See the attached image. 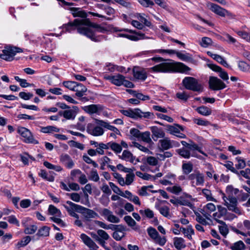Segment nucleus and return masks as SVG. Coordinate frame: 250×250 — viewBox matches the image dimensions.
I'll return each instance as SVG.
<instances>
[{
  "label": "nucleus",
  "mask_w": 250,
  "mask_h": 250,
  "mask_svg": "<svg viewBox=\"0 0 250 250\" xmlns=\"http://www.w3.org/2000/svg\"><path fill=\"white\" fill-rule=\"evenodd\" d=\"M49 214L51 215H56L57 217H61L62 213L61 211L53 205H49L48 208Z\"/></svg>",
  "instance_id": "nucleus-39"
},
{
  "label": "nucleus",
  "mask_w": 250,
  "mask_h": 250,
  "mask_svg": "<svg viewBox=\"0 0 250 250\" xmlns=\"http://www.w3.org/2000/svg\"><path fill=\"white\" fill-rule=\"evenodd\" d=\"M151 71L154 72L167 73L173 71L177 69L180 72H187L190 70V68L182 62L168 63L162 62L155 65L150 69Z\"/></svg>",
  "instance_id": "nucleus-2"
},
{
  "label": "nucleus",
  "mask_w": 250,
  "mask_h": 250,
  "mask_svg": "<svg viewBox=\"0 0 250 250\" xmlns=\"http://www.w3.org/2000/svg\"><path fill=\"white\" fill-rule=\"evenodd\" d=\"M193 169V165L190 163H184L182 165V170L184 174L188 175L189 174Z\"/></svg>",
  "instance_id": "nucleus-40"
},
{
  "label": "nucleus",
  "mask_w": 250,
  "mask_h": 250,
  "mask_svg": "<svg viewBox=\"0 0 250 250\" xmlns=\"http://www.w3.org/2000/svg\"><path fill=\"white\" fill-rule=\"evenodd\" d=\"M155 243H157L161 246L165 245L167 242V239L165 237H161L159 234L154 239Z\"/></svg>",
  "instance_id": "nucleus-63"
},
{
  "label": "nucleus",
  "mask_w": 250,
  "mask_h": 250,
  "mask_svg": "<svg viewBox=\"0 0 250 250\" xmlns=\"http://www.w3.org/2000/svg\"><path fill=\"white\" fill-rule=\"evenodd\" d=\"M167 129L170 134L175 136L177 133H179L180 130H184V127L178 124H175L174 125H167Z\"/></svg>",
  "instance_id": "nucleus-26"
},
{
  "label": "nucleus",
  "mask_w": 250,
  "mask_h": 250,
  "mask_svg": "<svg viewBox=\"0 0 250 250\" xmlns=\"http://www.w3.org/2000/svg\"><path fill=\"white\" fill-rule=\"evenodd\" d=\"M139 138H141L143 141L148 144H150L152 142L150 138V133L149 131L141 132Z\"/></svg>",
  "instance_id": "nucleus-37"
},
{
  "label": "nucleus",
  "mask_w": 250,
  "mask_h": 250,
  "mask_svg": "<svg viewBox=\"0 0 250 250\" xmlns=\"http://www.w3.org/2000/svg\"><path fill=\"white\" fill-rule=\"evenodd\" d=\"M150 130L152 133V137L154 141H156L158 138H164L165 133L161 128L153 126L150 127Z\"/></svg>",
  "instance_id": "nucleus-21"
},
{
  "label": "nucleus",
  "mask_w": 250,
  "mask_h": 250,
  "mask_svg": "<svg viewBox=\"0 0 250 250\" xmlns=\"http://www.w3.org/2000/svg\"><path fill=\"white\" fill-rule=\"evenodd\" d=\"M188 149L190 150H197L201 154L207 156V154L202 150L201 148L193 142H191V143L189 145Z\"/></svg>",
  "instance_id": "nucleus-53"
},
{
  "label": "nucleus",
  "mask_w": 250,
  "mask_h": 250,
  "mask_svg": "<svg viewBox=\"0 0 250 250\" xmlns=\"http://www.w3.org/2000/svg\"><path fill=\"white\" fill-rule=\"evenodd\" d=\"M105 78L109 80L112 83L117 86L123 85L128 88H133L134 87L133 83L125 80V77L121 74H118L113 76H108L105 77Z\"/></svg>",
  "instance_id": "nucleus-4"
},
{
  "label": "nucleus",
  "mask_w": 250,
  "mask_h": 250,
  "mask_svg": "<svg viewBox=\"0 0 250 250\" xmlns=\"http://www.w3.org/2000/svg\"><path fill=\"white\" fill-rule=\"evenodd\" d=\"M14 79L20 83L21 86L22 87H27L30 86V83H27L25 79H21L18 76H15Z\"/></svg>",
  "instance_id": "nucleus-56"
},
{
  "label": "nucleus",
  "mask_w": 250,
  "mask_h": 250,
  "mask_svg": "<svg viewBox=\"0 0 250 250\" xmlns=\"http://www.w3.org/2000/svg\"><path fill=\"white\" fill-rule=\"evenodd\" d=\"M75 206L77 208H81L82 210V211H81V213L83 215L84 217L87 220L99 217L98 213L92 209L84 208L81 206L75 205Z\"/></svg>",
  "instance_id": "nucleus-12"
},
{
  "label": "nucleus",
  "mask_w": 250,
  "mask_h": 250,
  "mask_svg": "<svg viewBox=\"0 0 250 250\" xmlns=\"http://www.w3.org/2000/svg\"><path fill=\"white\" fill-rule=\"evenodd\" d=\"M49 230L50 228L49 227L44 226L39 230L37 235L39 236H48L49 234Z\"/></svg>",
  "instance_id": "nucleus-47"
},
{
  "label": "nucleus",
  "mask_w": 250,
  "mask_h": 250,
  "mask_svg": "<svg viewBox=\"0 0 250 250\" xmlns=\"http://www.w3.org/2000/svg\"><path fill=\"white\" fill-rule=\"evenodd\" d=\"M208 83L210 88L213 90L223 89L226 87L225 83L216 77H210Z\"/></svg>",
  "instance_id": "nucleus-8"
},
{
  "label": "nucleus",
  "mask_w": 250,
  "mask_h": 250,
  "mask_svg": "<svg viewBox=\"0 0 250 250\" xmlns=\"http://www.w3.org/2000/svg\"><path fill=\"white\" fill-rule=\"evenodd\" d=\"M116 167L119 170L123 171L125 173H132L135 170L134 167L126 168L121 164L117 165Z\"/></svg>",
  "instance_id": "nucleus-57"
},
{
  "label": "nucleus",
  "mask_w": 250,
  "mask_h": 250,
  "mask_svg": "<svg viewBox=\"0 0 250 250\" xmlns=\"http://www.w3.org/2000/svg\"><path fill=\"white\" fill-rule=\"evenodd\" d=\"M140 214L144 217H146L148 218H152L154 216V213L152 210L149 208H146L145 209H140L139 210Z\"/></svg>",
  "instance_id": "nucleus-45"
},
{
  "label": "nucleus",
  "mask_w": 250,
  "mask_h": 250,
  "mask_svg": "<svg viewBox=\"0 0 250 250\" xmlns=\"http://www.w3.org/2000/svg\"><path fill=\"white\" fill-rule=\"evenodd\" d=\"M114 229H111L114 230L112 234V237L116 241H120L125 236V228L122 225H114Z\"/></svg>",
  "instance_id": "nucleus-10"
},
{
  "label": "nucleus",
  "mask_w": 250,
  "mask_h": 250,
  "mask_svg": "<svg viewBox=\"0 0 250 250\" xmlns=\"http://www.w3.org/2000/svg\"><path fill=\"white\" fill-rule=\"evenodd\" d=\"M239 69L244 72H250V65L243 61H239L238 63Z\"/></svg>",
  "instance_id": "nucleus-49"
},
{
  "label": "nucleus",
  "mask_w": 250,
  "mask_h": 250,
  "mask_svg": "<svg viewBox=\"0 0 250 250\" xmlns=\"http://www.w3.org/2000/svg\"><path fill=\"white\" fill-rule=\"evenodd\" d=\"M21 52V49L16 47H10L7 49L2 50V53L0 54V58L7 61H11L17 53Z\"/></svg>",
  "instance_id": "nucleus-6"
},
{
  "label": "nucleus",
  "mask_w": 250,
  "mask_h": 250,
  "mask_svg": "<svg viewBox=\"0 0 250 250\" xmlns=\"http://www.w3.org/2000/svg\"><path fill=\"white\" fill-rule=\"evenodd\" d=\"M226 192L228 196H234L233 195H236L238 193L239 189L234 188L231 186H228L226 188Z\"/></svg>",
  "instance_id": "nucleus-46"
},
{
  "label": "nucleus",
  "mask_w": 250,
  "mask_h": 250,
  "mask_svg": "<svg viewBox=\"0 0 250 250\" xmlns=\"http://www.w3.org/2000/svg\"><path fill=\"white\" fill-rule=\"evenodd\" d=\"M176 151L181 156L186 159L189 158L191 155L189 150L187 149L185 147L178 149Z\"/></svg>",
  "instance_id": "nucleus-35"
},
{
  "label": "nucleus",
  "mask_w": 250,
  "mask_h": 250,
  "mask_svg": "<svg viewBox=\"0 0 250 250\" xmlns=\"http://www.w3.org/2000/svg\"><path fill=\"white\" fill-rule=\"evenodd\" d=\"M147 231L149 236L153 240L159 234L156 229L152 227L148 228Z\"/></svg>",
  "instance_id": "nucleus-58"
},
{
  "label": "nucleus",
  "mask_w": 250,
  "mask_h": 250,
  "mask_svg": "<svg viewBox=\"0 0 250 250\" xmlns=\"http://www.w3.org/2000/svg\"><path fill=\"white\" fill-rule=\"evenodd\" d=\"M41 132L44 133H51L54 132H60V129L56 126L48 125L45 127H42L41 129Z\"/></svg>",
  "instance_id": "nucleus-34"
},
{
  "label": "nucleus",
  "mask_w": 250,
  "mask_h": 250,
  "mask_svg": "<svg viewBox=\"0 0 250 250\" xmlns=\"http://www.w3.org/2000/svg\"><path fill=\"white\" fill-rule=\"evenodd\" d=\"M97 232L99 235V240H108L110 238L108 234L103 229H98Z\"/></svg>",
  "instance_id": "nucleus-51"
},
{
  "label": "nucleus",
  "mask_w": 250,
  "mask_h": 250,
  "mask_svg": "<svg viewBox=\"0 0 250 250\" xmlns=\"http://www.w3.org/2000/svg\"><path fill=\"white\" fill-rule=\"evenodd\" d=\"M80 238L83 243L87 246L90 250H98L99 247L93 241V240L87 235L82 233L80 235Z\"/></svg>",
  "instance_id": "nucleus-14"
},
{
  "label": "nucleus",
  "mask_w": 250,
  "mask_h": 250,
  "mask_svg": "<svg viewBox=\"0 0 250 250\" xmlns=\"http://www.w3.org/2000/svg\"><path fill=\"white\" fill-rule=\"evenodd\" d=\"M70 9L72 11L73 17H79L83 18V19H86L87 17L86 13L83 10H81L80 8L71 7Z\"/></svg>",
  "instance_id": "nucleus-27"
},
{
  "label": "nucleus",
  "mask_w": 250,
  "mask_h": 250,
  "mask_svg": "<svg viewBox=\"0 0 250 250\" xmlns=\"http://www.w3.org/2000/svg\"><path fill=\"white\" fill-rule=\"evenodd\" d=\"M86 131L89 134L94 136H101L104 133V130L101 126H94L91 124H88Z\"/></svg>",
  "instance_id": "nucleus-15"
},
{
  "label": "nucleus",
  "mask_w": 250,
  "mask_h": 250,
  "mask_svg": "<svg viewBox=\"0 0 250 250\" xmlns=\"http://www.w3.org/2000/svg\"><path fill=\"white\" fill-rule=\"evenodd\" d=\"M237 163L235 164V167L237 169L244 168L246 166V163L244 159L240 157L236 158Z\"/></svg>",
  "instance_id": "nucleus-62"
},
{
  "label": "nucleus",
  "mask_w": 250,
  "mask_h": 250,
  "mask_svg": "<svg viewBox=\"0 0 250 250\" xmlns=\"http://www.w3.org/2000/svg\"><path fill=\"white\" fill-rule=\"evenodd\" d=\"M208 7L214 13L221 17H225V14L227 13V10L212 3H208Z\"/></svg>",
  "instance_id": "nucleus-17"
},
{
  "label": "nucleus",
  "mask_w": 250,
  "mask_h": 250,
  "mask_svg": "<svg viewBox=\"0 0 250 250\" xmlns=\"http://www.w3.org/2000/svg\"><path fill=\"white\" fill-rule=\"evenodd\" d=\"M121 158L126 161H128L132 163H134L135 159V157L133 156V154L130 151L126 150L123 151Z\"/></svg>",
  "instance_id": "nucleus-30"
},
{
  "label": "nucleus",
  "mask_w": 250,
  "mask_h": 250,
  "mask_svg": "<svg viewBox=\"0 0 250 250\" xmlns=\"http://www.w3.org/2000/svg\"><path fill=\"white\" fill-rule=\"evenodd\" d=\"M60 161L68 168H72L74 163L70 157L66 154H62L60 157Z\"/></svg>",
  "instance_id": "nucleus-23"
},
{
  "label": "nucleus",
  "mask_w": 250,
  "mask_h": 250,
  "mask_svg": "<svg viewBox=\"0 0 250 250\" xmlns=\"http://www.w3.org/2000/svg\"><path fill=\"white\" fill-rule=\"evenodd\" d=\"M109 145L111 149L116 153H120L122 150V146L118 143L111 142Z\"/></svg>",
  "instance_id": "nucleus-50"
},
{
  "label": "nucleus",
  "mask_w": 250,
  "mask_h": 250,
  "mask_svg": "<svg viewBox=\"0 0 250 250\" xmlns=\"http://www.w3.org/2000/svg\"><path fill=\"white\" fill-rule=\"evenodd\" d=\"M217 222L222 225V226H219V230L220 232L223 236H226L229 232V229L226 224L225 222L222 220H217Z\"/></svg>",
  "instance_id": "nucleus-32"
},
{
  "label": "nucleus",
  "mask_w": 250,
  "mask_h": 250,
  "mask_svg": "<svg viewBox=\"0 0 250 250\" xmlns=\"http://www.w3.org/2000/svg\"><path fill=\"white\" fill-rule=\"evenodd\" d=\"M133 74L135 79L145 81L147 78V73L146 71L142 68L134 67L133 69Z\"/></svg>",
  "instance_id": "nucleus-16"
},
{
  "label": "nucleus",
  "mask_w": 250,
  "mask_h": 250,
  "mask_svg": "<svg viewBox=\"0 0 250 250\" xmlns=\"http://www.w3.org/2000/svg\"><path fill=\"white\" fill-rule=\"evenodd\" d=\"M208 67L213 71L219 73V77L224 81H228L229 80V76L227 72L223 70L221 67L214 64H208Z\"/></svg>",
  "instance_id": "nucleus-19"
},
{
  "label": "nucleus",
  "mask_w": 250,
  "mask_h": 250,
  "mask_svg": "<svg viewBox=\"0 0 250 250\" xmlns=\"http://www.w3.org/2000/svg\"><path fill=\"white\" fill-rule=\"evenodd\" d=\"M188 179L191 181L193 186H202L205 183V176L199 171L190 174Z\"/></svg>",
  "instance_id": "nucleus-7"
},
{
  "label": "nucleus",
  "mask_w": 250,
  "mask_h": 250,
  "mask_svg": "<svg viewBox=\"0 0 250 250\" xmlns=\"http://www.w3.org/2000/svg\"><path fill=\"white\" fill-rule=\"evenodd\" d=\"M161 148L163 150H167L171 148L170 140L168 138H165L160 140L159 142Z\"/></svg>",
  "instance_id": "nucleus-31"
},
{
  "label": "nucleus",
  "mask_w": 250,
  "mask_h": 250,
  "mask_svg": "<svg viewBox=\"0 0 250 250\" xmlns=\"http://www.w3.org/2000/svg\"><path fill=\"white\" fill-rule=\"evenodd\" d=\"M124 219L128 226L133 228L135 230L138 229L137 227L134 228L136 225V222L130 216H125L124 217Z\"/></svg>",
  "instance_id": "nucleus-42"
},
{
  "label": "nucleus",
  "mask_w": 250,
  "mask_h": 250,
  "mask_svg": "<svg viewBox=\"0 0 250 250\" xmlns=\"http://www.w3.org/2000/svg\"><path fill=\"white\" fill-rule=\"evenodd\" d=\"M196 111L201 115L208 116L211 114V110L205 106H201L196 108Z\"/></svg>",
  "instance_id": "nucleus-33"
},
{
  "label": "nucleus",
  "mask_w": 250,
  "mask_h": 250,
  "mask_svg": "<svg viewBox=\"0 0 250 250\" xmlns=\"http://www.w3.org/2000/svg\"><path fill=\"white\" fill-rule=\"evenodd\" d=\"M167 190L172 193L178 194L182 191V188L180 186L178 185L174 186L172 187H168Z\"/></svg>",
  "instance_id": "nucleus-61"
},
{
  "label": "nucleus",
  "mask_w": 250,
  "mask_h": 250,
  "mask_svg": "<svg viewBox=\"0 0 250 250\" xmlns=\"http://www.w3.org/2000/svg\"><path fill=\"white\" fill-rule=\"evenodd\" d=\"M66 204L69 205V207H68L66 205H63L64 208L66 209V210L68 212L69 214L77 219L79 218V215L75 212V211H77L78 212L81 213V211L82 210L81 208H77L75 206H79V205H77L76 204L73 203V202L67 201H66Z\"/></svg>",
  "instance_id": "nucleus-13"
},
{
  "label": "nucleus",
  "mask_w": 250,
  "mask_h": 250,
  "mask_svg": "<svg viewBox=\"0 0 250 250\" xmlns=\"http://www.w3.org/2000/svg\"><path fill=\"white\" fill-rule=\"evenodd\" d=\"M184 87L193 91L201 92L203 91V87L198 80L191 77H185L182 82Z\"/></svg>",
  "instance_id": "nucleus-3"
},
{
  "label": "nucleus",
  "mask_w": 250,
  "mask_h": 250,
  "mask_svg": "<svg viewBox=\"0 0 250 250\" xmlns=\"http://www.w3.org/2000/svg\"><path fill=\"white\" fill-rule=\"evenodd\" d=\"M84 110L85 112L89 114L97 113L101 109L100 106L96 104H91L88 106H85L84 107Z\"/></svg>",
  "instance_id": "nucleus-28"
},
{
  "label": "nucleus",
  "mask_w": 250,
  "mask_h": 250,
  "mask_svg": "<svg viewBox=\"0 0 250 250\" xmlns=\"http://www.w3.org/2000/svg\"><path fill=\"white\" fill-rule=\"evenodd\" d=\"M223 198L225 202L224 205L227 207L229 210L238 214H241L240 210L237 207L238 203L235 197L229 196L227 197L224 195Z\"/></svg>",
  "instance_id": "nucleus-5"
},
{
  "label": "nucleus",
  "mask_w": 250,
  "mask_h": 250,
  "mask_svg": "<svg viewBox=\"0 0 250 250\" xmlns=\"http://www.w3.org/2000/svg\"><path fill=\"white\" fill-rule=\"evenodd\" d=\"M19 133L21 134L23 141L26 143H31V132L25 127H21L18 128Z\"/></svg>",
  "instance_id": "nucleus-18"
},
{
  "label": "nucleus",
  "mask_w": 250,
  "mask_h": 250,
  "mask_svg": "<svg viewBox=\"0 0 250 250\" xmlns=\"http://www.w3.org/2000/svg\"><path fill=\"white\" fill-rule=\"evenodd\" d=\"M180 230L188 239L191 240L192 239V235L194 234V232L191 226H188L187 228L181 227Z\"/></svg>",
  "instance_id": "nucleus-29"
},
{
  "label": "nucleus",
  "mask_w": 250,
  "mask_h": 250,
  "mask_svg": "<svg viewBox=\"0 0 250 250\" xmlns=\"http://www.w3.org/2000/svg\"><path fill=\"white\" fill-rule=\"evenodd\" d=\"M90 21L88 19H75L72 22L65 24L64 28L67 32H71L77 29L78 32L84 35L93 41H98L94 36L93 31L89 27H85V25H90Z\"/></svg>",
  "instance_id": "nucleus-1"
},
{
  "label": "nucleus",
  "mask_w": 250,
  "mask_h": 250,
  "mask_svg": "<svg viewBox=\"0 0 250 250\" xmlns=\"http://www.w3.org/2000/svg\"><path fill=\"white\" fill-rule=\"evenodd\" d=\"M202 193L207 201H211L215 202H217V200L212 196L211 192L210 190L204 188L202 189Z\"/></svg>",
  "instance_id": "nucleus-41"
},
{
  "label": "nucleus",
  "mask_w": 250,
  "mask_h": 250,
  "mask_svg": "<svg viewBox=\"0 0 250 250\" xmlns=\"http://www.w3.org/2000/svg\"><path fill=\"white\" fill-rule=\"evenodd\" d=\"M173 245L177 250H181L186 247L185 240L182 237H174L173 239Z\"/></svg>",
  "instance_id": "nucleus-25"
},
{
  "label": "nucleus",
  "mask_w": 250,
  "mask_h": 250,
  "mask_svg": "<svg viewBox=\"0 0 250 250\" xmlns=\"http://www.w3.org/2000/svg\"><path fill=\"white\" fill-rule=\"evenodd\" d=\"M156 52L160 53H167L168 54H175L179 59L183 61L188 62L191 60V58L188 55V54H183L180 52L177 51L175 50L159 49L156 50Z\"/></svg>",
  "instance_id": "nucleus-9"
},
{
  "label": "nucleus",
  "mask_w": 250,
  "mask_h": 250,
  "mask_svg": "<svg viewBox=\"0 0 250 250\" xmlns=\"http://www.w3.org/2000/svg\"><path fill=\"white\" fill-rule=\"evenodd\" d=\"M101 215L110 223H118L120 221L119 218L114 215L113 212L107 208H104L102 210Z\"/></svg>",
  "instance_id": "nucleus-11"
},
{
  "label": "nucleus",
  "mask_w": 250,
  "mask_h": 250,
  "mask_svg": "<svg viewBox=\"0 0 250 250\" xmlns=\"http://www.w3.org/2000/svg\"><path fill=\"white\" fill-rule=\"evenodd\" d=\"M139 118H144L145 119H153L154 117V115L153 113L150 112H143L140 109Z\"/></svg>",
  "instance_id": "nucleus-52"
},
{
  "label": "nucleus",
  "mask_w": 250,
  "mask_h": 250,
  "mask_svg": "<svg viewBox=\"0 0 250 250\" xmlns=\"http://www.w3.org/2000/svg\"><path fill=\"white\" fill-rule=\"evenodd\" d=\"M121 112L125 116L130 117L133 119H137L139 118L140 109L134 108L131 109L129 108L127 110H122Z\"/></svg>",
  "instance_id": "nucleus-20"
},
{
  "label": "nucleus",
  "mask_w": 250,
  "mask_h": 250,
  "mask_svg": "<svg viewBox=\"0 0 250 250\" xmlns=\"http://www.w3.org/2000/svg\"><path fill=\"white\" fill-rule=\"evenodd\" d=\"M138 2L144 7H152L154 5L153 1L150 0H137Z\"/></svg>",
  "instance_id": "nucleus-54"
},
{
  "label": "nucleus",
  "mask_w": 250,
  "mask_h": 250,
  "mask_svg": "<svg viewBox=\"0 0 250 250\" xmlns=\"http://www.w3.org/2000/svg\"><path fill=\"white\" fill-rule=\"evenodd\" d=\"M236 33L242 38L250 42V35L247 32L243 31H239L236 32Z\"/></svg>",
  "instance_id": "nucleus-64"
},
{
  "label": "nucleus",
  "mask_w": 250,
  "mask_h": 250,
  "mask_svg": "<svg viewBox=\"0 0 250 250\" xmlns=\"http://www.w3.org/2000/svg\"><path fill=\"white\" fill-rule=\"evenodd\" d=\"M230 249L232 250H244L246 249V246L243 241L240 240L234 243Z\"/></svg>",
  "instance_id": "nucleus-43"
},
{
  "label": "nucleus",
  "mask_w": 250,
  "mask_h": 250,
  "mask_svg": "<svg viewBox=\"0 0 250 250\" xmlns=\"http://www.w3.org/2000/svg\"><path fill=\"white\" fill-rule=\"evenodd\" d=\"M193 121L194 123L201 126H206L211 125L209 121L202 118H194Z\"/></svg>",
  "instance_id": "nucleus-48"
},
{
  "label": "nucleus",
  "mask_w": 250,
  "mask_h": 250,
  "mask_svg": "<svg viewBox=\"0 0 250 250\" xmlns=\"http://www.w3.org/2000/svg\"><path fill=\"white\" fill-rule=\"evenodd\" d=\"M160 213L164 217L169 218L170 217L169 208L166 206L160 207L158 208Z\"/></svg>",
  "instance_id": "nucleus-44"
},
{
  "label": "nucleus",
  "mask_w": 250,
  "mask_h": 250,
  "mask_svg": "<svg viewBox=\"0 0 250 250\" xmlns=\"http://www.w3.org/2000/svg\"><path fill=\"white\" fill-rule=\"evenodd\" d=\"M212 58L216 60L217 62L221 63L223 65H224L225 67H228L229 65L227 62L224 60V59L221 57L220 55H213Z\"/></svg>",
  "instance_id": "nucleus-55"
},
{
  "label": "nucleus",
  "mask_w": 250,
  "mask_h": 250,
  "mask_svg": "<svg viewBox=\"0 0 250 250\" xmlns=\"http://www.w3.org/2000/svg\"><path fill=\"white\" fill-rule=\"evenodd\" d=\"M212 43V40L208 37H203L202 38L200 45L203 47H207Z\"/></svg>",
  "instance_id": "nucleus-59"
},
{
  "label": "nucleus",
  "mask_w": 250,
  "mask_h": 250,
  "mask_svg": "<svg viewBox=\"0 0 250 250\" xmlns=\"http://www.w3.org/2000/svg\"><path fill=\"white\" fill-rule=\"evenodd\" d=\"M78 111V107L73 106L72 108L64 110L63 117L67 120H74Z\"/></svg>",
  "instance_id": "nucleus-22"
},
{
  "label": "nucleus",
  "mask_w": 250,
  "mask_h": 250,
  "mask_svg": "<svg viewBox=\"0 0 250 250\" xmlns=\"http://www.w3.org/2000/svg\"><path fill=\"white\" fill-rule=\"evenodd\" d=\"M31 239V237L29 236L24 237L22 240L17 243L16 245V248L20 249L21 247H25L30 242Z\"/></svg>",
  "instance_id": "nucleus-36"
},
{
  "label": "nucleus",
  "mask_w": 250,
  "mask_h": 250,
  "mask_svg": "<svg viewBox=\"0 0 250 250\" xmlns=\"http://www.w3.org/2000/svg\"><path fill=\"white\" fill-rule=\"evenodd\" d=\"M90 25H85V27L90 28L94 32V36L97 39H98L99 41L97 42H99L101 40L100 37H96L95 36V32H99L101 33H104L106 30L103 27H102L100 25L97 24H94L90 22Z\"/></svg>",
  "instance_id": "nucleus-24"
},
{
  "label": "nucleus",
  "mask_w": 250,
  "mask_h": 250,
  "mask_svg": "<svg viewBox=\"0 0 250 250\" xmlns=\"http://www.w3.org/2000/svg\"><path fill=\"white\" fill-rule=\"evenodd\" d=\"M97 123L101 126L107 128L111 131L113 130L115 126L110 125L108 122H105L103 120H97Z\"/></svg>",
  "instance_id": "nucleus-60"
},
{
  "label": "nucleus",
  "mask_w": 250,
  "mask_h": 250,
  "mask_svg": "<svg viewBox=\"0 0 250 250\" xmlns=\"http://www.w3.org/2000/svg\"><path fill=\"white\" fill-rule=\"evenodd\" d=\"M94 223L100 227V228L105 229H114V225L113 224H106V223L98 221V220H95Z\"/></svg>",
  "instance_id": "nucleus-38"
}]
</instances>
